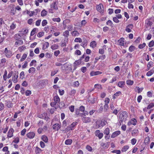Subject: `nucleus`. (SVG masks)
I'll use <instances>...</instances> for the list:
<instances>
[{
	"instance_id": "412c9836",
	"label": "nucleus",
	"mask_w": 154,
	"mask_h": 154,
	"mask_svg": "<svg viewBox=\"0 0 154 154\" xmlns=\"http://www.w3.org/2000/svg\"><path fill=\"white\" fill-rule=\"evenodd\" d=\"M42 139L43 141L45 143H47L48 142V138L45 135H43L42 137Z\"/></svg>"
},
{
	"instance_id": "774afa93",
	"label": "nucleus",
	"mask_w": 154,
	"mask_h": 154,
	"mask_svg": "<svg viewBox=\"0 0 154 154\" xmlns=\"http://www.w3.org/2000/svg\"><path fill=\"white\" fill-rule=\"evenodd\" d=\"M16 26V24L13 23L10 26V28L11 29H13L15 28Z\"/></svg>"
},
{
	"instance_id": "a19ab883",
	"label": "nucleus",
	"mask_w": 154,
	"mask_h": 154,
	"mask_svg": "<svg viewBox=\"0 0 154 154\" xmlns=\"http://www.w3.org/2000/svg\"><path fill=\"white\" fill-rule=\"evenodd\" d=\"M57 103H56L54 101V102H51L50 103V105L52 107L56 108V104Z\"/></svg>"
},
{
	"instance_id": "20e7f679",
	"label": "nucleus",
	"mask_w": 154,
	"mask_h": 154,
	"mask_svg": "<svg viewBox=\"0 0 154 154\" xmlns=\"http://www.w3.org/2000/svg\"><path fill=\"white\" fill-rule=\"evenodd\" d=\"M88 100L89 102L94 103H95L96 99L94 97H92L91 96H89L88 97Z\"/></svg>"
},
{
	"instance_id": "4be33fe9",
	"label": "nucleus",
	"mask_w": 154,
	"mask_h": 154,
	"mask_svg": "<svg viewBox=\"0 0 154 154\" xmlns=\"http://www.w3.org/2000/svg\"><path fill=\"white\" fill-rule=\"evenodd\" d=\"M106 24L111 26V28H112L114 26V24L110 20H108L106 23Z\"/></svg>"
},
{
	"instance_id": "7c9ffc66",
	"label": "nucleus",
	"mask_w": 154,
	"mask_h": 154,
	"mask_svg": "<svg viewBox=\"0 0 154 154\" xmlns=\"http://www.w3.org/2000/svg\"><path fill=\"white\" fill-rule=\"evenodd\" d=\"M27 55L26 54H24L22 57L20 59V61L22 62L27 57Z\"/></svg>"
},
{
	"instance_id": "6e6552de",
	"label": "nucleus",
	"mask_w": 154,
	"mask_h": 154,
	"mask_svg": "<svg viewBox=\"0 0 154 154\" xmlns=\"http://www.w3.org/2000/svg\"><path fill=\"white\" fill-rule=\"evenodd\" d=\"M60 127V125L58 123L54 124L52 126L53 129L57 131H58Z\"/></svg>"
},
{
	"instance_id": "393cba45",
	"label": "nucleus",
	"mask_w": 154,
	"mask_h": 154,
	"mask_svg": "<svg viewBox=\"0 0 154 154\" xmlns=\"http://www.w3.org/2000/svg\"><path fill=\"white\" fill-rule=\"evenodd\" d=\"M48 12L45 10H43L41 12V15L42 17H44L47 15Z\"/></svg>"
},
{
	"instance_id": "58836bf2",
	"label": "nucleus",
	"mask_w": 154,
	"mask_h": 154,
	"mask_svg": "<svg viewBox=\"0 0 154 154\" xmlns=\"http://www.w3.org/2000/svg\"><path fill=\"white\" fill-rule=\"evenodd\" d=\"M135 49V47L133 45L131 46L129 48V50L131 52L134 51Z\"/></svg>"
},
{
	"instance_id": "aec40b11",
	"label": "nucleus",
	"mask_w": 154,
	"mask_h": 154,
	"mask_svg": "<svg viewBox=\"0 0 154 154\" xmlns=\"http://www.w3.org/2000/svg\"><path fill=\"white\" fill-rule=\"evenodd\" d=\"M122 94L121 92L119 91H118L113 96V99H115L116 97H118L119 95Z\"/></svg>"
},
{
	"instance_id": "b1692460",
	"label": "nucleus",
	"mask_w": 154,
	"mask_h": 154,
	"mask_svg": "<svg viewBox=\"0 0 154 154\" xmlns=\"http://www.w3.org/2000/svg\"><path fill=\"white\" fill-rule=\"evenodd\" d=\"M72 143V140L71 139H68L66 140L65 142V144L66 145H70Z\"/></svg>"
},
{
	"instance_id": "0eeeda50",
	"label": "nucleus",
	"mask_w": 154,
	"mask_h": 154,
	"mask_svg": "<svg viewBox=\"0 0 154 154\" xmlns=\"http://www.w3.org/2000/svg\"><path fill=\"white\" fill-rule=\"evenodd\" d=\"M133 26H134L132 24H130L128 25L126 27L125 31L128 32H131V30L130 29V28L132 29Z\"/></svg>"
},
{
	"instance_id": "c756f323",
	"label": "nucleus",
	"mask_w": 154,
	"mask_h": 154,
	"mask_svg": "<svg viewBox=\"0 0 154 154\" xmlns=\"http://www.w3.org/2000/svg\"><path fill=\"white\" fill-rule=\"evenodd\" d=\"M88 41L86 38L83 39L82 44H83V47L85 46L87 44Z\"/></svg>"
},
{
	"instance_id": "39448f33",
	"label": "nucleus",
	"mask_w": 154,
	"mask_h": 154,
	"mask_svg": "<svg viewBox=\"0 0 154 154\" xmlns=\"http://www.w3.org/2000/svg\"><path fill=\"white\" fill-rule=\"evenodd\" d=\"M35 134L33 132H30L26 134V135L27 137L29 139L33 138L35 136Z\"/></svg>"
},
{
	"instance_id": "5fc2aeb1",
	"label": "nucleus",
	"mask_w": 154,
	"mask_h": 154,
	"mask_svg": "<svg viewBox=\"0 0 154 154\" xmlns=\"http://www.w3.org/2000/svg\"><path fill=\"white\" fill-rule=\"evenodd\" d=\"M73 130V129L71 128V127H70V126H69L67 128H65V130L63 131H65V132H68V131H69L70 130Z\"/></svg>"
},
{
	"instance_id": "f8f14e48",
	"label": "nucleus",
	"mask_w": 154,
	"mask_h": 154,
	"mask_svg": "<svg viewBox=\"0 0 154 154\" xmlns=\"http://www.w3.org/2000/svg\"><path fill=\"white\" fill-rule=\"evenodd\" d=\"M102 73V72L97 71L96 72L92 71L90 73V75L91 76H93L94 75H96L100 74H101Z\"/></svg>"
},
{
	"instance_id": "f3484780",
	"label": "nucleus",
	"mask_w": 154,
	"mask_h": 154,
	"mask_svg": "<svg viewBox=\"0 0 154 154\" xmlns=\"http://www.w3.org/2000/svg\"><path fill=\"white\" fill-rule=\"evenodd\" d=\"M54 100L55 102L57 103H59L60 102V98L59 96L57 94L54 98Z\"/></svg>"
},
{
	"instance_id": "3c124183",
	"label": "nucleus",
	"mask_w": 154,
	"mask_h": 154,
	"mask_svg": "<svg viewBox=\"0 0 154 154\" xmlns=\"http://www.w3.org/2000/svg\"><path fill=\"white\" fill-rule=\"evenodd\" d=\"M82 62L81 61V60H78L76 61H75L74 63V65H79V64H80Z\"/></svg>"
},
{
	"instance_id": "052dcab7",
	"label": "nucleus",
	"mask_w": 154,
	"mask_h": 154,
	"mask_svg": "<svg viewBox=\"0 0 154 154\" xmlns=\"http://www.w3.org/2000/svg\"><path fill=\"white\" fill-rule=\"evenodd\" d=\"M19 142V139L18 137H17L15 138V139L13 140V142L17 143Z\"/></svg>"
},
{
	"instance_id": "9b49d317",
	"label": "nucleus",
	"mask_w": 154,
	"mask_h": 154,
	"mask_svg": "<svg viewBox=\"0 0 154 154\" xmlns=\"http://www.w3.org/2000/svg\"><path fill=\"white\" fill-rule=\"evenodd\" d=\"M152 24V22L149 19H146L145 21V26H146V28H148V27L149 26H151Z\"/></svg>"
},
{
	"instance_id": "72a5a7b5",
	"label": "nucleus",
	"mask_w": 154,
	"mask_h": 154,
	"mask_svg": "<svg viewBox=\"0 0 154 154\" xmlns=\"http://www.w3.org/2000/svg\"><path fill=\"white\" fill-rule=\"evenodd\" d=\"M129 147L128 146H124L122 149V151L123 152H125L129 148Z\"/></svg>"
},
{
	"instance_id": "8fccbe9b",
	"label": "nucleus",
	"mask_w": 154,
	"mask_h": 154,
	"mask_svg": "<svg viewBox=\"0 0 154 154\" xmlns=\"http://www.w3.org/2000/svg\"><path fill=\"white\" fill-rule=\"evenodd\" d=\"M94 87L95 88H97L98 89H101L102 87L101 85H100L96 84L94 85Z\"/></svg>"
},
{
	"instance_id": "7ed1b4c3",
	"label": "nucleus",
	"mask_w": 154,
	"mask_h": 154,
	"mask_svg": "<svg viewBox=\"0 0 154 154\" xmlns=\"http://www.w3.org/2000/svg\"><path fill=\"white\" fill-rule=\"evenodd\" d=\"M95 135L98 137L100 139H101L103 136V134L101 133L99 130H97L95 132Z\"/></svg>"
},
{
	"instance_id": "ddd939ff",
	"label": "nucleus",
	"mask_w": 154,
	"mask_h": 154,
	"mask_svg": "<svg viewBox=\"0 0 154 154\" xmlns=\"http://www.w3.org/2000/svg\"><path fill=\"white\" fill-rule=\"evenodd\" d=\"M58 4V2H55L51 5V8H53L55 10H57L58 9V7L57 6V5Z\"/></svg>"
},
{
	"instance_id": "473e14b6",
	"label": "nucleus",
	"mask_w": 154,
	"mask_h": 154,
	"mask_svg": "<svg viewBox=\"0 0 154 154\" xmlns=\"http://www.w3.org/2000/svg\"><path fill=\"white\" fill-rule=\"evenodd\" d=\"M105 134H106L107 135H109V128H106L103 132Z\"/></svg>"
},
{
	"instance_id": "a18cd8bd",
	"label": "nucleus",
	"mask_w": 154,
	"mask_h": 154,
	"mask_svg": "<svg viewBox=\"0 0 154 154\" xmlns=\"http://www.w3.org/2000/svg\"><path fill=\"white\" fill-rule=\"evenodd\" d=\"M75 42H82V39L80 38H76L74 40Z\"/></svg>"
},
{
	"instance_id": "2f4dec72",
	"label": "nucleus",
	"mask_w": 154,
	"mask_h": 154,
	"mask_svg": "<svg viewBox=\"0 0 154 154\" xmlns=\"http://www.w3.org/2000/svg\"><path fill=\"white\" fill-rule=\"evenodd\" d=\"M69 32L68 30H66L63 33V35L66 37H67L69 35Z\"/></svg>"
},
{
	"instance_id": "bf43d9fd",
	"label": "nucleus",
	"mask_w": 154,
	"mask_h": 154,
	"mask_svg": "<svg viewBox=\"0 0 154 154\" xmlns=\"http://www.w3.org/2000/svg\"><path fill=\"white\" fill-rule=\"evenodd\" d=\"M47 23V22L46 20H44L42 23V25L43 26H45Z\"/></svg>"
},
{
	"instance_id": "680f3d73",
	"label": "nucleus",
	"mask_w": 154,
	"mask_h": 154,
	"mask_svg": "<svg viewBox=\"0 0 154 154\" xmlns=\"http://www.w3.org/2000/svg\"><path fill=\"white\" fill-rule=\"evenodd\" d=\"M52 20L54 22H59L60 21V19L59 17L52 19Z\"/></svg>"
},
{
	"instance_id": "e433bc0d",
	"label": "nucleus",
	"mask_w": 154,
	"mask_h": 154,
	"mask_svg": "<svg viewBox=\"0 0 154 154\" xmlns=\"http://www.w3.org/2000/svg\"><path fill=\"white\" fill-rule=\"evenodd\" d=\"M38 29L35 28L33 29L31 32L30 35L32 36L34 35L35 34L36 32V30Z\"/></svg>"
},
{
	"instance_id": "c9c22d12",
	"label": "nucleus",
	"mask_w": 154,
	"mask_h": 154,
	"mask_svg": "<svg viewBox=\"0 0 154 154\" xmlns=\"http://www.w3.org/2000/svg\"><path fill=\"white\" fill-rule=\"evenodd\" d=\"M35 71V69L33 67L30 68L29 70V72L31 73V72H34Z\"/></svg>"
},
{
	"instance_id": "f704fd0d",
	"label": "nucleus",
	"mask_w": 154,
	"mask_h": 154,
	"mask_svg": "<svg viewBox=\"0 0 154 154\" xmlns=\"http://www.w3.org/2000/svg\"><path fill=\"white\" fill-rule=\"evenodd\" d=\"M65 106V104L64 102L63 101H61L60 103H59V107L60 108H62L64 107Z\"/></svg>"
},
{
	"instance_id": "423d86ee",
	"label": "nucleus",
	"mask_w": 154,
	"mask_h": 154,
	"mask_svg": "<svg viewBox=\"0 0 154 154\" xmlns=\"http://www.w3.org/2000/svg\"><path fill=\"white\" fill-rule=\"evenodd\" d=\"M82 120L83 122L85 123L90 122L91 121V119L89 117H86L85 116H83Z\"/></svg>"
},
{
	"instance_id": "6e6d98bb",
	"label": "nucleus",
	"mask_w": 154,
	"mask_h": 154,
	"mask_svg": "<svg viewBox=\"0 0 154 154\" xmlns=\"http://www.w3.org/2000/svg\"><path fill=\"white\" fill-rule=\"evenodd\" d=\"M26 49V47L25 46H21L19 47V50L20 52H21L23 51L25 49Z\"/></svg>"
},
{
	"instance_id": "c85d7f7f",
	"label": "nucleus",
	"mask_w": 154,
	"mask_h": 154,
	"mask_svg": "<svg viewBox=\"0 0 154 154\" xmlns=\"http://www.w3.org/2000/svg\"><path fill=\"white\" fill-rule=\"evenodd\" d=\"M42 151V150L41 149L39 148L38 147L36 146V147L35 149V152L36 154H37L39 153H40V151Z\"/></svg>"
},
{
	"instance_id": "f03ea898",
	"label": "nucleus",
	"mask_w": 154,
	"mask_h": 154,
	"mask_svg": "<svg viewBox=\"0 0 154 154\" xmlns=\"http://www.w3.org/2000/svg\"><path fill=\"white\" fill-rule=\"evenodd\" d=\"M97 10L98 11L103 14L104 13V10L103 9V6L102 4H100L99 5H97L96 6Z\"/></svg>"
},
{
	"instance_id": "e2e57ef3",
	"label": "nucleus",
	"mask_w": 154,
	"mask_h": 154,
	"mask_svg": "<svg viewBox=\"0 0 154 154\" xmlns=\"http://www.w3.org/2000/svg\"><path fill=\"white\" fill-rule=\"evenodd\" d=\"M6 106L9 108H11L12 107V103L10 102H8L7 103Z\"/></svg>"
},
{
	"instance_id": "9d476101",
	"label": "nucleus",
	"mask_w": 154,
	"mask_h": 154,
	"mask_svg": "<svg viewBox=\"0 0 154 154\" xmlns=\"http://www.w3.org/2000/svg\"><path fill=\"white\" fill-rule=\"evenodd\" d=\"M76 92V90L74 89H71V90L69 91V94L70 96H75Z\"/></svg>"
},
{
	"instance_id": "1a4fd4ad",
	"label": "nucleus",
	"mask_w": 154,
	"mask_h": 154,
	"mask_svg": "<svg viewBox=\"0 0 154 154\" xmlns=\"http://www.w3.org/2000/svg\"><path fill=\"white\" fill-rule=\"evenodd\" d=\"M18 72H15L14 77L12 78V80L14 83H16L17 82V79L18 77Z\"/></svg>"
},
{
	"instance_id": "4c0bfd02",
	"label": "nucleus",
	"mask_w": 154,
	"mask_h": 154,
	"mask_svg": "<svg viewBox=\"0 0 154 154\" xmlns=\"http://www.w3.org/2000/svg\"><path fill=\"white\" fill-rule=\"evenodd\" d=\"M79 85V83L78 81L75 82H73V86L74 87H77Z\"/></svg>"
},
{
	"instance_id": "0e129e2a",
	"label": "nucleus",
	"mask_w": 154,
	"mask_h": 154,
	"mask_svg": "<svg viewBox=\"0 0 154 154\" xmlns=\"http://www.w3.org/2000/svg\"><path fill=\"white\" fill-rule=\"evenodd\" d=\"M69 109L71 112H73L74 111V106H71L69 107Z\"/></svg>"
},
{
	"instance_id": "dca6fc26",
	"label": "nucleus",
	"mask_w": 154,
	"mask_h": 154,
	"mask_svg": "<svg viewBox=\"0 0 154 154\" xmlns=\"http://www.w3.org/2000/svg\"><path fill=\"white\" fill-rule=\"evenodd\" d=\"M5 54L6 57L10 58L12 56V53L11 51L9 50L8 51L5 53Z\"/></svg>"
},
{
	"instance_id": "603ef678",
	"label": "nucleus",
	"mask_w": 154,
	"mask_h": 154,
	"mask_svg": "<svg viewBox=\"0 0 154 154\" xmlns=\"http://www.w3.org/2000/svg\"><path fill=\"white\" fill-rule=\"evenodd\" d=\"M88 112L86 111H85L84 112V113H81L80 116L82 117L85 116H86V115H88Z\"/></svg>"
},
{
	"instance_id": "49530a36",
	"label": "nucleus",
	"mask_w": 154,
	"mask_h": 154,
	"mask_svg": "<svg viewBox=\"0 0 154 154\" xmlns=\"http://www.w3.org/2000/svg\"><path fill=\"white\" fill-rule=\"evenodd\" d=\"M154 45V41L153 40H152L151 42H150L148 46L149 47H153Z\"/></svg>"
},
{
	"instance_id": "c03bdc74",
	"label": "nucleus",
	"mask_w": 154,
	"mask_h": 154,
	"mask_svg": "<svg viewBox=\"0 0 154 154\" xmlns=\"http://www.w3.org/2000/svg\"><path fill=\"white\" fill-rule=\"evenodd\" d=\"M78 124V122H75L72 123L70 126L71 127V128L73 129V128L76 125Z\"/></svg>"
},
{
	"instance_id": "a878e982",
	"label": "nucleus",
	"mask_w": 154,
	"mask_h": 154,
	"mask_svg": "<svg viewBox=\"0 0 154 154\" xmlns=\"http://www.w3.org/2000/svg\"><path fill=\"white\" fill-rule=\"evenodd\" d=\"M59 46L57 44H54L51 46V48L53 50L57 49L58 48Z\"/></svg>"
},
{
	"instance_id": "338daca9",
	"label": "nucleus",
	"mask_w": 154,
	"mask_h": 154,
	"mask_svg": "<svg viewBox=\"0 0 154 154\" xmlns=\"http://www.w3.org/2000/svg\"><path fill=\"white\" fill-rule=\"evenodd\" d=\"M31 94V91L30 90H26L25 92V94L26 96H29Z\"/></svg>"
},
{
	"instance_id": "cd10ccee",
	"label": "nucleus",
	"mask_w": 154,
	"mask_h": 154,
	"mask_svg": "<svg viewBox=\"0 0 154 154\" xmlns=\"http://www.w3.org/2000/svg\"><path fill=\"white\" fill-rule=\"evenodd\" d=\"M96 42L95 41H93L91 42L90 43V46L92 47L93 48H94L96 47Z\"/></svg>"
},
{
	"instance_id": "f257e3e1",
	"label": "nucleus",
	"mask_w": 154,
	"mask_h": 154,
	"mask_svg": "<svg viewBox=\"0 0 154 154\" xmlns=\"http://www.w3.org/2000/svg\"><path fill=\"white\" fill-rule=\"evenodd\" d=\"M127 117V115L126 112L125 111L122 112L119 116V119H120V121H119L120 125H121L120 122L121 123H122L125 119H126Z\"/></svg>"
},
{
	"instance_id": "5701e85b",
	"label": "nucleus",
	"mask_w": 154,
	"mask_h": 154,
	"mask_svg": "<svg viewBox=\"0 0 154 154\" xmlns=\"http://www.w3.org/2000/svg\"><path fill=\"white\" fill-rule=\"evenodd\" d=\"M125 85V82L124 81H120L118 82V85L120 88L123 87Z\"/></svg>"
},
{
	"instance_id": "ea45409f",
	"label": "nucleus",
	"mask_w": 154,
	"mask_h": 154,
	"mask_svg": "<svg viewBox=\"0 0 154 154\" xmlns=\"http://www.w3.org/2000/svg\"><path fill=\"white\" fill-rule=\"evenodd\" d=\"M7 72L6 70H5L4 72V73L3 76V79L5 81H6L7 79Z\"/></svg>"
},
{
	"instance_id": "37998d69",
	"label": "nucleus",
	"mask_w": 154,
	"mask_h": 154,
	"mask_svg": "<svg viewBox=\"0 0 154 154\" xmlns=\"http://www.w3.org/2000/svg\"><path fill=\"white\" fill-rule=\"evenodd\" d=\"M126 82L128 85H131L133 84L134 82L133 81L128 80Z\"/></svg>"
},
{
	"instance_id": "4d7b16f0",
	"label": "nucleus",
	"mask_w": 154,
	"mask_h": 154,
	"mask_svg": "<svg viewBox=\"0 0 154 154\" xmlns=\"http://www.w3.org/2000/svg\"><path fill=\"white\" fill-rule=\"evenodd\" d=\"M149 142V137H146L145 138L144 142L145 143L148 144Z\"/></svg>"
},
{
	"instance_id": "09e8293b",
	"label": "nucleus",
	"mask_w": 154,
	"mask_h": 154,
	"mask_svg": "<svg viewBox=\"0 0 154 154\" xmlns=\"http://www.w3.org/2000/svg\"><path fill=\"white\" fill-rule=\"evenodd\" d=\"M113 153H116L117 154H120L121 153V151L119 150H113L112 151Z\"/></svg>"
},
{
	"instance_id": "864d4df0",
	"label": "nucleus",
	"mask_w": 154,
	"mask_h": 154,
	"mask_svg": "<svg viewBox=\"0 0 154 154\" xmlns=\"http://www.w3.org/2000/svg\"><path fill=\"white\" fill-rule=\"evenodd\" d=\"M86 148L89 151L91 152L92 150V147L89 145H87L86 146Z\"/></svg>"
},
{
	"instance_id": "6ab92c4d",
	"label": "nucleus",
	"mask_w": 154,
	"mask_h": 154,
	"mask_svg": "<svg viewBox=\"0 0 154 154\" xmlns=\"http://www.w3.org/2000/svg\"><path fill=\"white\" fill-rule=\"evenodd\" d=\"M49 46V43L48 42H45L43 45V49L44 50L47 49Z\"/></svg>"
},
{
	"instance_id": "69168bd1",
	"label": "nucleus",
	"mask_w": 154,
	"mask_h": 154,
	"mask_svg": "<svg viewBox=\"0 0 154 154\" xmlns=\"http://www.w3.org/2000/svg\"><path fill=\"white\" fill-rule=\"evenodd\" d=\"M59 61L60 62L63 63L67 60V59L65 58H61L59 59Z\"/></svg>"
},
{
	"instance_id": "4468645a",
	"label": "nucleus",
	"mask_w": 154,
	"mask_h": 154,
	"mask_svg": "<svg viewBox=\"0 0 154 154\" xmlns=\"http://www.w3.org/2000/svg\"><path fill=\"white\" fill-rule=\"evenodd\" d=\"M120 134V131H117L111 135V137L112 138H115Z\"/></svg>"
},
{
	"instance_id": "a211bd4d",
	"label": "nucleus",
	"mask_w": 154,
	"mask_h": 154,
	"mask_svg": "<svg viewBox=\"0 0 154 154\" xmlns=\"http://www.w3.org/2000/svg\"><path fill=\"white\" fill-rule=\"evenodd\" d=\"M124 39L123 38H121L118 41L119 45H120L123 46L124 44Z\"/></svg>"
},
{
	"instance_id": "13d9d810",
	"label": "nucleus",
	"mask_w": 154,
	"mask_h": 154,
	"mask_svg": "<svg viewBox=\"0 0 154 154\" xmlns=\"http://www.w3.org/2000/svg\"><path fill=\"white\" fill-rule=\"evenodd\" d=\"M154 106V103H151L149 104L148 106L147 109H150Z\"/></svg>"
},
{
	"instance_id": "de8ad7c7",
	"label": "nucleus",
	"mask_w": 154,
	"mask_h": 154,
	"mask_svg": "<svg viewBox=\"0 0 154 154\" xmlns=\"http://www.w3.org/2000/svg\"><path fill=\"white\" fill-rule=\"evenodd\" d=\"M146 45V43H143L142 44H140L138 46V48L140 49H142Z\"/></svg>"
},
{
	"instance_id": "79ce46f5",
	"label": "nucleus",
	"mask_w": 154,
	"mask_h": 154,
	"mask_svg": "<svg viewBox=\"0 0 154 154\" xmlns=\"http://www.w3.org/2000/svg\"><path fill=\"white\" fill-rule=\"evenodd\" d=\"M153 63L152 61H150L148 64L147 65V68H148V70H149L150 69V68L151 66L153 65Z\"/></svg>"
},
{
	"instance_id": "bb28decb",
	"label": "nucleus",
	"mask_w": 154,
	"mask_h": 154,
	"mask_svg": "<svg viewBox=\"0 0 154 154\" xmlns=\"http://www.w3.org/2000/svg\"><path fill=\"white\" fill-rule=\"evenodd\" d=\"M23 43V41L22 40H18L15 43V45H22Z\"/></svg>"
},
{
	"instance_id": "2eb2a0df",
	"label": "nucleus",
	"mask_w": 154,
	"mask_h": 154,
	"mask_svg": "<svg viewBox=\"0 0 154 154\" xmlns=\"http://www.w3.org/2000/svg\"><path fill=\"white\" fill-rule=\"evenodd\" d=\"M14 131V130L12 128H11L9 129L8 133V137H11L13 136V134Z\"/></svg>"
}]
</instances>
